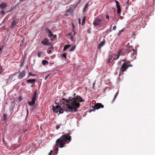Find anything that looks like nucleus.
<instances>
[{
    "label": "nucleus",
    "instance_id": "nucleus-1",
    "mask_svg": "<svg viewBox=\"0 0 155 155\" xmlns=\"http://www.w3.org/2000/svg\"><path fill=\"white\" fill-rule=\"evenodd\" d=\"M74 97H70L68 99L63 98L61 101V102L65 106H63L66 112L68 110L66 109L71 110V112H76L78 110V108L80 106V104L79 102H84V100L82 97L78 95H76L75 94H74Z\"/></svg>",
    "mask_w": 155,
    "mask_h": 155
},
{
    "label": "nucleus",
    "instance_id": "nucleus-2",
    "mask_svg": "<svg viewBox=\"0 0 155 155\" xmlns=\"http://www.w3.org/2000/svg\"><path fill=\"white\" fill-rule=\"evenodd\" d=\"M70 134L69 133L65 134L56 140L53 150L55 155L58 153V147L62 148L64 147L66 143H68L71 141V137L70 136Z\"/></svg>",
    "mask_w": 155,
    "mask_h": 155
},
{
    "label": "nucleus",
    "instance_id": "nucleus-3",
    "mask_svg": "<svg viewBox=\"0 0 155 155\" xmlns=\"http://www.w3.org/2000/svg\"><path fill=\"white\" fill-rule=\"evenodd\" d=\"M125 49L126 50L125 52H124V51H122V50H121L119 51H120V55H123L124 53H126V54H130V57L134 59H135L136 52L134 49L131 47H125Z\"/></svg>",
    "mask_w": 155,
    "mask_h": 155
},
{
    "label": "nucleus",
    "instance_id": "nucleus-4",
    "mask_svg": "<svg viewBox=\"0 0 155 155\" xmlns=\"http://www.w3.org/2000/svg\"><path fill=\"white\" fill-rule=\"evenodd\" d=\"M122 61H124V63L122 64L120 68L119 76L122 75L123 72L126 71L129 67L133 66V65L130 64V61H126L125 59L122 60Z\"/></svg>",
    "mask_w": 155,
    "mask_h": 155
},
{
    "label": "nucleus",
    "instance_id": "nucleus-5",
    "mask_svg": "<svg viewBox=\"0 0 155 155\" xmlns=\"http://www.w3.org/2000/svg\"><path fill=\"white\" fill-rule=\"evenodd\" d=\"M104 19L101 17L99 16L95 18L93 23V25L95 26H101L102 24V21Z\"/></svg>",
    "mask_w": 155,
    "mask_h": 155
},
{
    "label": "nucleus",
    "instance_id": "nucleus-6",
    "mask_svg": "<svg viewBox=\"0 0 155 155\" xmlns=\"http://www.w3.org/2000/svg\"><path fill=\"white\" fill-rule=\"evenodd\" d=\"M37 90L35 91L31 98V101L28 102V104L29 105L32 106L35 104V101L37 99Z\"/></svg>",
    "mask_w": 155,
    "mask_h": 155
},
{
    "label": "nucleus",
    "instance_id": "nucleus-7",
    "mask_svg": "<svg viewBox=\"0 0 155 155\" xmlns=\"http://www.w3.org/2000/svg\"><path fill=\"white\" fill-rule=\"evenodd\" d=\"M52 109L54 113L59 112V114H62L64 112L63 109L59 106L57 105L55 107L53 106L52 107Z\"/></svg>",
    "mask_w": 155,
    "mask_h": 155
},
{
    "label": "nucleus",
    "instance_id": "nucleus-8",
    "mask_svg": "<svg viewBox=\"0 0 155 155\" xmlns=\"http://www.w3.org/2000/svg\"><path fill=\"white\" fill-rule=\"evenodd\" d=\"M45 30L48 33V36L50 38L51 40L53 41V39L56 37V35H53L49 28H46Z\"/></svg>",
    "mask_w": 155,
    "mask_h": 155
},
{
    "label": "nucleus",
    "instance_id": "nucleus-9",
    "mask_svg": "<svg viewBox=\"0 0 155 155\" xmlns=\"http://www.w3.org/2000/svg\"><path fill=\"white\" fill-rule=\"evenodd\" d=\"M104 106L101 103H97L94 106L93 109H91L89 110V112L92 111H94L96 109H98L100 108H103Z\"/></svg>",
    "mask_w": 155,
    "mask_h": 155
},
{
    "label": "nucleus",
    "instance_id": "nucleus-10",
    "mask_svg": "<svg viewBox=\"0 0 155 155\" xmlns=\"http://www.w3.org/2000/svg\"><path fill=\"white\" fill-rule=\"evenodd\" d=\"M49 41V40L48 39L45 38L41 41V43L44 45L50 46L51 45V44Z\"/></svg>",
    "mask_w": 155,
    "mask_h": 155
},
{
    "label": "nucleus",
    "instance_id": "nucleus-11",
    "mask_svg": "<svg viewBox=\"0 0 155 155\" xmlns=\"http://www.w3.org/2000/svg\"><path fill=\"white\" fill-rule=\"evenodd\" d=\"M114 1L115 2L116 4V7L117 8V13L118 14L120 15L121 13V9L120 6L119 5V2L117 0H114Z\"/></svg>",
    "mask_w": 155,
    "mask_h": 155
},
{
    "label": "nucleus",
    "instance_id": "nucleus-12",
    "mask_svg": "<svg viewBox=\"0 0 155 155\" xmlns=\"http://www.w3.org/2000/svg\"><path fill=\"white\" fill-rule=\"evenodd\" d=\"M25 71H23L20 72L18 75V77L19 79H21L25 76Z\"/></svg>",
    "mask_w": 155,
    "mask_h": 155
},
{
    "label": "nucleus",
    "instance_id": "nucleus-13",
    "mask_svg": "<svg viewBox=\"0 0 155 155\" xmlns=\"http://www.w3.org/2000/svg\"><path fill=\"white\" fill-rule=\"evenodd\" d=\"M105 40L104 39L102 41L100 42L98 45V49L99 51L100 50L101 48L105 44Z\"/></svg>",
    "mask_w": 155,
    "mask_h": 155
},
{
    "label": "nucleus",
    "instance_id": "nucleus-14",
    "mask_svg": "<svg viewBox=\"0 0 155 155\" xmlns=\"http://www.w3.org/2000/svg\"><path fill=\"white\" fill-rule=\"evenodd\" d=\"M18 21L14 20L12 22L11 28L12 29L13 28H14V27L18 23Z\"/></svg>",
    "mask_w": 155,
    "mask_h": 155
},
{
    "label": "nucleus",
    "instance_id": "nucleus-15",
    "mask_svg": "<svg viewBox=\"0 0 155 155\" xmlns=\"http://www.w3.org/2000/svg\"><path fill=\"white\" fill-rule=\"evenodd\" d=\"M75 8L76 7H75L74 6L70 7L67 10L66 12H69L71 13L73 12Z\"/></svg>",
    "mask_w": 155,
    "mask_h": 155
},
{
    "label": "nucleus",
    "instance_id": "nucleus-16",
    "mask_svg": "<svg viewBox=\"0 0 155 155\" xmlns=\"http://www.w3.org/2000/svg\"><path fill=\"white\" fill-rule=\"evenodd\" d=\"M120 51H118L117 52V54L115 55V57L114 58V60H112V61H113L114 60H117L119 58L120 56Z\"/></svg>",
    "mask_w": 155,
    "mask_h": 155
},
{
    "label": "nucleus",
    "instance_id": "nucleus-17",
    "mask_svg": "<svg viewBox=\"0 0 155 155\" xmlns=\"http://www.w3.org/2000/svg\"><path fill=\"white\" fill-rule=\"evenodd\" d=\"M7 7V5L4 3H2L0 5V8L1 9L5 8Z\"/></svg>",
    "mask_w": 155,
    "mask_h": 155
},
{
    "label": "nucleus",
    "instance_id": "nucleus-18",
    "mask_svg": "<svg viewBox=\"0 0 155 155\" xmlns=\"http://www.w3.org/2000/svg\"><path fill=\"white\" fill-rule=\"evenodd\" d=\"M113 57L112 55H109L108 58L107 60L106 63L109 64L110 63Z\"/></svg>",
    "mask_w": 155,
    "mask_h": 155
},
{
    "label": "nucleus",
    "instance_id": "nucleus-19",
    "mask_svg": "<svg viewBox=\"0 0 155 155\" xmlns=\"http://www.w3.org/2000/svg\"><path fill=\"white\" fill-rule=\"evenodd\" d=\"M73 32H70V33L67 34V36H75L76 34L75 31L74 30V29H73Z\"/></svg>",
    "mask_w": 155,
    "mask_h": 155
},
{
    "label": "nucleus",
    "instance_id": "nucleus-20",
    "mask_svg": "<svg viewBox=\"0 0 155 155\" xmlns=\"http://www.w3.org/2000/svg\"><path fill=\"white\" fill-rule=\"evenodd\" d=\"M89 5L88 3H86L84 5V8H83V10L84 12L86 11L87 10V9L88 8Z\"/></svg>",
    "mask_w": 155,
    "mask_h": 155
},
{
    "label": "nucleus",
    "instance_id": "nucleus-21",
    "mask_svg": "<svg viewBox=\"0 0 155 155\" xmlns=\"http://www.w3.org/2000/svg\"><path fill=\"white\" fill-rule=\"evenodd\" d=\"M71 47L70 45H65L64 48L63 50V51H65L66 50L68 49Z\"/></svg>",
    "mask_w": 155,
    "mask_h": 155
},
{
    "label": "nucleus",
    "instance_id": "nucleus-22",
    "mask_svg": "<svg viewBox=\"0 0 155 155\" xmlns=\"http://www.w3.org/2000/svg\"><path fill=\"white\" fill-rule=\"evenodd\" d=\"M36 81V79H32L28 80L26 81L28 83H33Z\"/></svg>",
    "mask_w": 155,
    "mask_h": 155
},
{
    "label": "nucleus",
    "instance_id": "nucleus-23",
    "mask_svg": "<svg viewBox=\"0 0 155 155\" xmlns=\"http://www.w3.org/2000/svg\"><path fill=\"white\" fill-rule=\"evenodd\" d=\"M42 64L44 65H45L46 64H48V62L45 60H43L42 61Z\"/></svg>",
    "mask_w": 155,
    "mask_h": 155
},
{
    "label": "nucleus",
    "instance_id": "nucleus-24",
    "mask_svg": "<svg viewBox=\"0 0 155 155\" xmlns=\"http://www.w3.org/2000/svg\"><path fill=\"white\" fill-rule=\"evenodd\" d=\"M118 93H119V91H117L116 92V93L115 94V95H114V99H113V100L112 101V103H113L114 101L115 100V99L117 97V95H118Z\"/></svg>",
    "mask_w": 155,
    "mask_h": 155
},
{
    "label": "nucleus",
    "instance_id": "nucleus-25",
    "mask_svg": "<svg viewBox=\"0 0 155 155\" xmlns=\"http://www.w3.org/2000/svg\"><path fill=\"white\" fill-rule=\"evenodd\" d=\"M86 17L84 16L82 20V25H84V24L85 21V19H86Z\"/></svg>",
    "mask_w": 155,
    "mask_h": 155
},
{
    "label": "nucleus",
    "instance_id": "nucleus-26",
    "mask_svg": "<svg viewBox=\"0 0 155 155\" xmlns=\"http://www.w3.org/2000/svg\"><path fill=\"white\" fill-rule=\"evenodd\" d=\"M7 115L5 114H3V120L4 121H6L7 120Z\"/></svg>",
    "mask_w": 155,
    "mask_h": 155
},
{
    "label": "nucleus",
    "instance_id": "nucleus-27",
    "mask_svg": "<svg viewBox=\"0 0 155 155\" xmlns=\"http://www.w3.org/2000/svg\"><path fill=\"white\" fill-rule=\"evenodd\" d=\"M76 46L75 45L73 46L71 48L69 49V51L70 52H72L73 51L74 49L75 48Z\"/></svg>",
    "mask_w": 155,
    "mask_h": 155
},
{
    "label": "nucleus",
    "instance_id": "nucleus-28",
    "mask_svg": "<svg viewBox=\"0 0 155 155\" xmlns=\"http://www.w3.org/2000/svg\"><path fill=\"white\" fill-rule=\"evenodd\" d=\"M82 0H79V1H78L76 2V3H75V4L74 5V6H75V7H76L77 6V5H78L81 2V1Z\"/></svg>",
    "mask_w": 155,
    "mask_h": 155
},
{
    "label": "nucleus",
    "instance_id": "nucleus-29",
    "mask_svg": "<svg viewBox=\"0 0 155 155\" xmlns=\"http://www.w3.org/2000/svg\"><path fill=\"white\" fill-rule=\"evenodd\" d=\"M66 55H67L65 53H64L62 54V55L61 56V57L62 58H64L66 59Z\"/></svg>",
    "mask_w": 155,
    "mask_h": 155
},
{
    "label": "nucleus",
    "instance_id": "nucleus-30",
    "mask_svg": "<svg viewBox=\"0 0 155 155\" xmlns=\"http://www.w3.org/2000/svg\"><path fill=\"white\" fill-rule=\"evenodd\" d=\"M0 13V14H2L3 15H5V11L3 10H2L1 11Z\"/></svg>",
    "mask_w": 155,
    "mask_h": 155
},
{
    "label": "nucleus",
    "instance_id": "nucleus-31",
    "mask_svg": "<svg viewBox=\"0 0 155 155\" xmlns=\"http://www.w3.org/2000/svg\"><path fill=\"white\" fill-rule=\"evenodd\" d=\"M51 74H48L46 76H45V80H46L48 79V77L49 76V75Z\"/></svg>",
    "mask_w": 155,
    "mask_h": 155
},
{
    "label": "nucleus",
    "instance_id": "nucleus-32",
    "mask_svg": "<svg viewBox=\"0 0 155 155\" xmlns=\"http://www.w3.org/2000/svg\"><path fill=\"white\" fill-rule=\"evenodd\" d=\"M28 76H35V74H32L30 72V73H28Z\"/></svg>",
    "mask_w": 155,
    "mask_h": 155
},
{
    "label": "nucleus",
    "instance_id": "nucleus-33",
    "mask_svg": "<svg viewBox=\"0 0 155 155\" xmlns=\"http://www.w3.org/2000/svg\"><path fill=\"white\" fill-rule=\"evenodd\" d=\"M41 52H39L38 54H37V56H38V57H40V56H41Z\"/></svg>",
    "mask_w": 155,
    "mask_h": 155
},
{
    "label": "nucleus",
    "instance_id": "nucleus-34",
    "mask_svg": "<svg viewBox=\"0 0 155 155\" xmlns=\"http://www.w3.org/2000/svg\"><path fill=\"white\" fill-rule=\"evenodd\" d=\"M106 18L108 20L109 18V16L108 15H106Z\"/></svg>",
    "mask_w": 155,
    "mask_h": 155
},
{
    "label": "nucleus",
    "instance_id": "nucleus-35",
    "mask_svg": "<svg viewBox=\"0 0 155 155\" xmlns=\"http://www.w3.org/2000/svg\"><path fill=\"white\" fill-rule=\"evenodd\" d=\"M71 37L70 39L71 40V41H73V36H70Z\"/></svg>",
    "mask_w": 155,
    "mask_h": 155
},
{
    "label": "nucleus",
    "instance_id": "nucleus-36",
    "mask_svg": "<svg viewBox=\"0 0 155 155\" xmlns=\"http://www.w3.org/2000/svg\"><path fill=\"white\" fill-rule=\"evenodd\" d=\"M51 52V50H49L47 51V53L48 54H50Z\"/></svg>",
    "mask_w": 155,
    "mask_h": 155
},
{
    "label": "nucleus",
    "instance_id": "nucleus-37",
    "mask_svg": "<svg viewBox=\"0 0 155 155\" xmlns=\"http://www.w3.org/2000/svg\"><path fill=\"white\" fill-rule=\"evenodd\" d=\"M116 28V26H114L113 27V30H115Z\"/></svg>",
    "mask_w": 155,
    "mask_h": 155
},
{
    "label": "nucleus",
    "instance_id": "nucleus-38",
    "mask_svg": "<svg viewBox=\"0 0 155 155\" xmlns=\"http://www.w3.org/2000/svg\"><path fill=\"white\" fill-rule=\"evenodd\" d=\"M81 19L79 18L78 20V22H79V25H80L81 24Z\"/></svg>",
    "mask_w": 155,
    "mask_h": 155
},
{
    "label": "nucleus",
    "instance_id": "nucleus-39",
    "mask_svg": "<svg viewBox=\"0 0 155 155\" xmlns=\"http://www.w3.org/2000/svg\"><path fill=\"white\" fill-rule=\"evenodd\" d=\"M60 127L59 125L57 126L56 127V129L58 130L59 129V128H60Z\"/></svg>",
    "mask_w": 155,
    "mask_h": 155
},
{
    "label": "nucleus",
    "instance_id": "nucleus-40",
    "mask_svg": "<svg viewBox=\"0 0 155 155\" xmlns=\"http://www.w3.org/2000/svg\"><path fill=\"white\" fill-rule=\"evenodd\" d=\"M52 152V150H51L50 151V153H49L48 155H51V154Z\"/></svg>",
    "mask_w": 155,
    "mask_h": 155
},
{
    "label": "nucleus",
    "instance_id": "nucleus-41",
    "mask_svg": "<svg viewBox=\"0 0 155 155\" xmlns=\"http://www.w3.org/2000/svg\"><path fill=\"white\" fill-rule=\"evenodd\" d=\"M95 83L94 82L93 84V88L94 89V85H95Z\"/></svg>",
    "mask_w": 155,
    "mask_h": 155
},
{
    "label": "nucleus",
    "instance_id": "nucleus-42",
    "mask_svg": "<svg viewBox=\"0 0 155 155\" xmlns=\"http://www.w3.org/2000/svg\"><path fill=\"white\" fill-rule=\"evenodd\" d=\"M12 9H11L10 10L8 11H7V13L10 12H11L12 11Z\"/></svg>",
    "mask_w": 155,
    "mask_h": 155
},
{
    "label": "nucleus",
    "instance_id": "nucleus-43",
    "mask_svg": "<svg viewBox=\"0 0 155 155\" xmlns=\"http://www.w3.org/2000/svg\"><path fill=\"white\" fill-rule=\"evenodd\" d=\"M108 31H109V32H110L111 31V28L110 29H108V30H107Z\"/></svg>",
    "mask_w": 155,
    "mask_h": 155
},
{
    "label": "nucleus",
    "instance_id": "nucleus-44",
    "mask_svg": "<svg viewBox=\"0 0 155 155\" xmlns=\"http://www.w3.org/2000/svg\"><path fill=\"white\" fill-rule=\"evenodd\" d=\"M66 13H67V12H66V13L64 14V15H65V16H68V14H67Z\"/></svg>",
    "mask_w": 155,
    "mask_h": 155
},
{
    "label": "nucleus",
    "instance_id": "nucleus-45",
    "mask_svg": "<svg viewBox=\"0 0 155 155\" xmlns=\"http://www.w3.org/2000/svg\"><path fill=\"white\" fill-rule=\"evenodd\" d=\"M27 113H28V109H27Z\"/></svg>",
    "mask_w": 155,
    "mask_h": 155
},
{
    "label": "nucleus",
    "instance_id": "nucleus-46",
    "mask_svg": "<svg viewBox=\"0 0 155 155\" xmlns=\"http://www.w3.org/2000/svg\"><path fill=\"white\" fill-rule=\"evenodd\" d=\"M53 47V46H52L51 48H52Z\"/></svg>",
    "mask_w": 155,
    "mask_h": 155
},
{
    "label": "nucleus",
    "instance_id": "nucleus-47",
    "mask_svg": "<svg viewBox=\"0 0 155 155\" xmlns=\"http://www.w3.org/2000/svg\"><path fill=\"white\" fill-rule=\"evenodd\" d=\"M88 33H90V32H89V31H88Z\"/></svg>",
    "mask_w": 155,
    "mask_h": 155
},
{
    "label": "nucleus",
    "instance_id": "nucleus-48",
    "mask_svg": "<svg viewBox=\"0 0 155 155\" xmlns=\"http://www.w3.org/2000/svg\"><path fill=\"white\" fill-rule=\"evenodd\" d=\"M88 33H90V32H89V31H88Z\"/></svg>",
    "mask_w": 155,
    "mask_h": 155
},
{
    "label": "nucleus",
    "instance_id": "nucleus-49",
    "mask_svg": "<svg viewBox=\"0 0 155 155\" xmlns=\"http://www.w3.org/2000/svg\"><path fill=\"white\" fill-rule=\"evenodd\" d=\"M71 1H73V0H71Z\"/></svg>",
    "mask_w": 155,
    "mask_h": 155
}]
</instances>
